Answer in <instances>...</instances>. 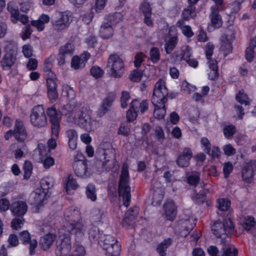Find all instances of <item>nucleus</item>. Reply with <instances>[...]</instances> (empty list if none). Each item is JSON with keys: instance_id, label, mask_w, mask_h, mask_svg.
Wrapping results in <instances>:
<instances>
[{"instance_id": "f257e3e1", "label": "nucleus", "mask_w": 256, "mask_h": 256, "mask_svg": "<svg viewBox=\"0 0 256 256\" xmlns=\"http://www.w3.org/2000/svg\"><path fill=\"white\" fill-rule=\"evenodd\" d=\"M130 181L128 166L126 163H124L118 182V191L119 196L122 198L123 205L126 208L130 206L131 202Z\"/></svg>"}, {"instance_id": "f03ea898", "label": "nucleus", "mask_w": 256, "mask_h": 256, "mask_svg": "<svg viewBox=\"0 0 256 256\" xmlns=\"http://www.w3.org/2000/svg\"><path fill=\"white\" fill-rule=\"evenodd\" d=\"M168 94L166 82L162 80H159L155 84L152 98V102L154 107V112L160 110L166 112L165 103L167 100Z\"/></svg>"}, {"instance_id": "7ed1b4c3", "label": "nucleus", "mask_w": 256, "mask_h": 256, "mask_svg": "<svg viewBox=\"0 0 256 256\" xmlns=\"http://www.w3.org/2000/svg\"><path fill=\"white\" fill-rule=\"evenodd\" d=\"M96 158L102 162V167L106 171L114 172V168L117 164L114 150L112 148H98L96 152Z\"/></svg>"}, {"instance_id": "20e7f679", "label": "nucleus", "mask_w": 256, "mask_h": 256, "mask_svg": "<svg viewBox=\"0 0 256 256\" xmlns=\"http://www.w3.org/2000/svg\"><path fill=\"white\" fill-rule=\"evenodd\" d=\"M234 224L232 220L225 218L222 222L216 220L211 226L212 232L217 238H225L234 233Z\"/></svg>"}, {"instance_id": "39448f33", "label": "nucleus", "mask_w": 256, "mask_h": 256, "mask_svg": "<svg viewBox=\"0 0 256 256\" xmlns=\"http://www.w3.org/2000/svg\"><path fill=\"white\" fill-rule=\"evenodd\" d=\"M50 116V122L51 124L52 136L51 138L47 142L50 149H54L57 146L56 140L58 138L60 132V122L61 116L63 113H46Z\"/></svg>"}, {"instance_id": "423d86ee", "label": "nucleus", "mask_w": 256, "mask_h": 256, "mask_svg": "<svg viewBox=\"0 0 256 256\" xmlns=\"http://www.w3.org/2000/svg\"><path fill=\"white\" fill-rule=\"evenodd\" d=\"M100 245L105 251L106 256H120L121 246L114 236L106 235L104 240L100 242Z\"/></svg>"}, {"instance_id": "0eeeda50", "label": "nucleus", "mask_w": 256, "mask_h": 256, "mask_svg": "<svg viewBox=\"0 0 256 256\" xmlns=\"http://www.w3.org/2000/svg\"><path fill=\"white\" fill-rule=\"evenodd\" d=\"M110 74L114 78H120L124 71V64L122 58L116 54H111L108 60Z\"/></svg>"}, {"instance_id": "6e6552de", "label": "nucleus", "mask_w": 256, "mask_h": 256, "mask_svg": "<svg viewBox=\"0 0 256 256\" xmlns=\"http://www.w3.org/2000/svg\"><path fill=\"white\" fill-rule=\"evenodd\" d=\"M72 20V15L70 12H58L52 20V24L55 30L62 32L69 27Z\"/></svg>"}, {"instance_id": "1a4fd4ad", "label": "nucleus", "mask_w": 256, "mask_h": 256, "mask_svg": "<svg viewBox=\"0 0 256 256\" xmlns=\"http://www.w3.org/2000/svg\"><path fill=\"white\" fill-rule=\"evenodd\" d=\"M72 248L70 234H60L56 242L55 254L56 256H66Z\"/></svg>"}, {"instance_id": "9d476101", "label": "nucleus", "mask_w": 256, "mask_h": 256, "mask_svg": "<svg viewBox=\"0 0 256 256\" xmlns=\"http://www.w3.org/2000/svg\"><path fill=\"white\" fill-rule=\"evenodd\" d=\"M235 38L236 31L233 28L228 29L222 36L220 50L224 52V56L232 52V43Z\"/></svg>"}, {"instance_id": "9b49d317", "label": "nucleus", "mask_w": 256, "mask_h": 256, "mask_svg": "<svg viewBox=\"0 0 256 256\" xmlns=\"http://www.w3.org/2000/svg\"><path fill=\"white\" fill-rule=\"evenodd\" d=\"M82 160H75L73 164V168L76 175L80 178H86L92 174V170L88 168V162L85 158L81 154Z\"/></svg>"}, {"instance_id": "f8f14e48", "label": "nucleus", "mask_w": 256, "mask_h": 256, "mask_svg": "<svg viewBox=\"0 0 256 256\" xmlns=\"http://www.w3.org/2000/svg\"><path fill=\"white\" fill-rule=\"evenodd\" d=\"M140 212L138 206H134L130 208L125 213L122 219V224L127 228H132L136 223V220Z\"/></svg>"}, {"instance_id": "ddd939ff", "label": "nucleus", "mask_w": 256, "mask_h": 256, "mask_svg": "<svg viewBox=\"0 0 256 256\" xmlns=\"http://www.w3.org/2000/svg\"><path fill=\"white\" fill-rule=\"evenodd\" d=\"M8 10L10 13L12 21L16 23L18 20L24 24L28 22V18L26 14L20 15L18 6L14 2H10L8 4Z\"/></svg>"}, {"instance_id": "4468645a", "label": "nucleus", "mask_w": 256, "mask_h": 256, "mask_svg": "<svg viewBox=\"0 0 256 256\" xmlns=\"http://www.w3.org/2000/svg\"><path fill=\"white\" fill-rule=\"evenodd\" d=\"M28 208L26 202L16 200L12 203L10 210L13 216L22 218L26 213Z\"/></svg>"}, {"instance_id": "2eb2a0df", "label": "nucleus", "mask_w": 256, "mask_h": 256, "mask_svg": "<svg viewBox=\"0 0 256 256\" xmlns=\"http://www.w3.org/2000/svg\"><path fill=\"white\" fill-rule=\"evenodd\" d=\"M18 239L23 244H30L29 254L31 256L34 255L35 253V248L38 246L37 240L34 238L31 239L30 234L28 230L20 232Z\"/></svg>"}, {"instance_id": "dca6fc26", "label": "nucleus", "mask_w": 256, "mask_h": 256, "mask_svg": "<svg viewBox=\"0 0 256 256\" xmlns=\"http://www.w3.org/2000/svg\"><path fill=\"white\" fill-rule=\"evenodd\" d=\"M256 168V164L254 160H250L245 164L242 170V177L244 182H251Z\"/></svg>"}, {"instance_id": "f3484780", "label": "nucleus", "mask_w": 256, "mask_h": 256, "mask_svg": "<svg viewBox=\"0 0 256 256\" xmlns=\"http://www.w3.org/2000/svg\"><path fill=\"white\" fill-rule=\"evenodd\" d=\"M14 132V138L19 142H24L27 138L26 127L20 120H16Z\"/></svg>"}, {"instance_id": "a211bd4d", "label": "nucleus", "mask_w": 256, "mask_h": 256, "mask_svg": "<svg viewBox=\"0 0 256 256\" xmlns=\"http://www.w3.org/2000/svg\"><path fill=\"white\" fill-rule=\"evenodd\" d=\"M192 156V152L189 148H184L176 160V164L181 168L188 167L190 164V160Z\"/></svg>"}, {"instance_id": "6ab92c4d", "label": "nucleus", "mask_w": 256, "mask_h": 256, "mask_svg": "<svg viewBox=\"0 0 256 256\" xmlns=\"http://www.w3.org/2000/svg\"><path fill=\"white\" fill-rule=\"evenodd\" d=\"M78 122V125L87 131L93 129V124L95 121L92 119L89 113H80Z\"/></svg>"}, {"instance_id": "aec40b11", "label": "nucleus", "mask_w": 256, "mask_h": 256, "mask_svg": "<svg viewBox=\"0 0 256 256\" xmlns=\"http://www.w3.org/2000/svg\"><path fill=\"white\" fill-rule=\"evenodd\" d=\"M148 110V102L147 100L140 101L133 100L130 104V108L126 112H144Z\"/></svg>"}, {"instance_id": "412c9836", "label": "nucleus", "mask_w": 256, "mask_h": 256, "mask_svg": "<svg viewBox=\"0 0 256 256\" xmlns=\"http://www.w3.org/2000/svg\"><path fill=\"white\" fill-rule=\"evenodd\" d=\"M90 54L84 52L80 56H74L72 59L71 66L74 70H78L84 68L90 57Z\"/></svg>"}, {"instance_id": "4be33fe9", "label": "nucleus", "mask_w": 256, "mask_h": 256, "mask_svg": "<svg viewBox=\"0 0 256 256\" xmlns=\"http://www.w3.org/2000/svg\"><path fill=\"white\" fill-rule=\"evenodd\" d=\"M166 218L170 221H174L177 214V207L172 200L166 202L164 205Z\"/></svg>"}, {"instance_id": "5701e85b", "label": "nucleus", "mask_w": 256, "mask_h": 256, "mask_svg": "<svg viewBox=\"0 0 256 256\" xmlns=\"http://www.w3.org/2000/svg\"><path fill=\"white\" fill-rule=\"evenodd\" d=\"M212 26H208V29L210 30V27L219 28L222 24L221 16L219 14V9L216 6L211 7V14L210 15Z\"/></svg>"}, {"instance_id": "b1692460", "label": "nucleus", "mask_w": 256, "mask_h": 256, "mask_svg": "<svg viewBox=\"0 0 256 256\" xmlns=\"http://www.w3.org/2000/svg\"><path fill=\"white\" fill-rule=\"evenodd\" d=\"M30 122L36 127L42 128L47 124L46 113H30Z\"/></svg>"}, {"instance_id": "393cba45", "label": "nucleus", "mask_w": 256, "mask_h": 256, "mask_svg": "<svg viewBox=\"0 0 256 256\" xmlns=\"http://www.w3.org/2000/svg\"><path fill=\"white\" fill-rule=\"evenodd\" d=\"M56 238V235L52 233H48L41 237L40 240L41 248L44 251L48 250Z\"/></svg>"}, {"instance_id": "a878e982", "label": "nucleus", "mask_w": 256, "mask_h": 256, "mask_svg": "<svg viewBox=\"0 0 256 256\" xmlns=\"http://www.w3.org/2000/svg\"><path fill=\"white\" fill-rule=\"evenodd\" d=\"M34 196L33 204L36 208H38L43 206L44 202L47 199V192L44 190L37 188L34 190Z\"/></svg>"}, {"instance_id": "bb28decb", "label": "nucleus", "mask_w": 256, "mask_h": 256, "mask_svg": "<svg viewBox=\"0 0 256 256\" xmlns=\"http://www.w3.org/2000/svg\"><path fill=\"white\" fill-rule=\"evenodd\" d=\"M16 56L10 54H6L1 60L2 68L4 70H9L13 66L16 60Z\"/></svg>"}, {"instance_id": "cd10ccee", "label": "nucleus", "mask_w": 256, "mask_h": 256, "mask_svg": "<svg viewBox=\"0 0 256 256\" xmlns=\"http://www.w3.org/2000/svg\"><path fill=\"white\" fill-rule=\"evenodd\" d=\"M140 9L144 16V22L148 26H152V22L150 19L152 9L149 3L144 2L142 4Z\"/></svg>"}, {"instance_id": "c85d7f7f", "label": "nucleus", "mask_w": 256, "mask_h": 256, "mask_svg": "<svg viewBox=\"0 0 256 256\" xmlns=\"http://www.w3.org/2000/svg\"><path fill=\"white\" fill-rule=\"evenodd\" d=\"M172 240L170 238H165L160 242L156 246V251L160 256H166V250L169 246L172 244Z\"/></svg>"}, {"instance_id": "c756f323", "label": "nucleus", "mask_w": 256, "mask_h": 256, "mask_svg": "<svg viewBox=\"0 0 256 256\" xmlns=\"http://www.w3.org/2000/svg\"><path fill=\"white\" fill-rule=\"evenodd\" d=\"M116 98L114 93L109 94L102 100L100 108V112H108L110 110V107Z\"/></svg>"}, {"instance_id": "7c9ffc66", "label": "nucleus", "mask_w": 256, "mask_h": 256, "mask_svg": "<svg viewBox=\"0 0 256 256\" xmlns=\"http://www.w3.org/2000/svg\"><path fill=\"white\" fill-rule=\"evenodd\" d=\"M256 36L250 40L249 46L246 50V58L248 62H251L256 54Z\"/></svg>"}, {"instance_id": "2f4dec72", "label": "nucleus", "mask_w": 256, "mask_h": 256, "mask_svg": "<svg viewBox=\"0 0 256 256\" xmlns=\"http://www.w3.org/2000/svg\"><path fill=\"white\" fill-rule=\"evenodd\" d=\"M256 225V221L254 217L252 216H246L242 220V226L248 232L253 230Z\"/></svg>"}, {"instance_id": "473e14b6", "label": "nucleus", "mask_w": 256, "mask_h": 256, "mask_svg": "<svg viewBox=\"0 0 256 256\" xmlns=\"http://www.w3.org/2000/svg\"><path fill=\"white\" fill-rule=\"evenodd\" d=\"M100 35L103 39H108L113 35V28L110 24L104 22L100 28Z\"/></svg>"}, {"instance_id": "72a5a7b5", "label": "nucleus", "mask_w": 256, "mask_h": 256, "mask_svg": "<svg viewBox=\"0 0 256 256\" xmlns=\"http://www.w3.org/2000/svg\"><path fill=\"white\" fill-rule=\"evenodd\" d=\"M50 16L48 14H42L38 20L32 22V24L39 31H42L44 27L45 24L50 21Z\"/></svg>"}, {"instance_id": "f704fd0d", "label": "nucleus", "mask_w": 256, "mask_h": 256, "mask_svg": "<svg viewBox=\"0 0 256 256\" xmlns=\"http://www.w3.org/2000/svg\"><path fill=\"white\" fill-rule=\"evenodd\" d=\"M208 64L210 70L208 74V78L214 80L218 76V62L216 60H210L208 62Z\"/></svg>"}, {"instance_id": "c9c22d12", "label": "nucleus", "mask_w": 256, "mask_h": 256, "mask_svg": "<svg viewBox=\"0 0 256 256\" xmlns=\"http://www.w3.org/2000/svg\"><path fill=\"white\" fill-rule=\"evenodd\" d=\"M175 54L179 59L186 60L192 56L191 48L188 46H184L182 47L180 51H176Z\"/></svg>"}, {"instance_id": "e433bc0d", "label": "nucleus", "mask_w": 256, "mask_h": 256, "mask_svg": "<svg viewBox=\"0 0 256 256\" xmlns=\"http://www.w3.org/2000/svg\"><path fill=\"white\" fill-rule=\"evenodd\" d=\"M195 6L188 4V6L184 8L182 13V18L184 20H189L194 18L196 16Z\"/></svg>"}, {"instance_id": "4c0bfd02", "label": "nucleus", "mask_w": 256, "mask_h": 256, "mask_svg": "<svg viewBox=\"0 0 256 256\" xmlns=\"http://www.w3.org/2000/svg\"><path fill=\"white\" fill-rule=\"evenodd\" d=\"M70 228L68 230L70 234H78L82 232L84 225L81 222L79 221L74 222L70 223Z\"/></svg>"}, {"instance_id": "58836bf2", "label": "nucleus", "mask_w": 256, "mask_h": 256, "mask_svg": "<svg viewBox=\"0 0 256 256\" xmlns=\"http://www.w3.org/2000/svg\"><path fill=\"white\" fill-rule=\"evenodd\" d=\"M206 193L204 189H202L196 192L194 190V193L192 195V198L197 203L203 204L206 199Z\"/></svg>"}, {"instance_id": "ea45409f", "label": "nucleus", "mask_w": 256, "mask_h": 256, "mask_svg": "<svg viewBox=\"0 0 256 256\" xmlns=\"http://www.w3.org/2000/svg\"><path fill=\"white\" fill-rule=\"evenodd\" d=\"M86 194L88 199L92 202H95L97 199L96 186L92 184L87 185L86 190Z\"/></svg>"}, {"instance_id": "a19ab883", "label": "nucleus", "mask_w": 256, "mask_h": 256, "mask_svg": "<svg viewBox=\"0 0 256 256\" xmlns=\"http://www.w3.org/2000/svg\"><path fill=\"white\" fill-rule=\"evenodd\" d=\"M123 17V15L120 12H115L107 16L105 18L106 22L112 26L118 23Z\"/></svg>"}, {"instance_id": "79ce46f5", "label": "nucleus", "mask_w": 256, "mask_h": 256, "mask_svg": "<svg viewBox=\"0 0 256 256\" xmlns=\"http://www.w3.org/2000/svg\"><path fill=\"white\" fill-rule=\"evenodd\" d=\"M178 42V38L176 36L170 37L168 40L164 44V48L166 54L171 53L172 50L174 48Z\"/></svg>"}, {"instance_id": "37998d69", "label": "nucleus", "mask_w": 256, "mask_h": 256, "mask_svg": "<svg viewBox=\"0 0 256 256\" xmlns=\"http://www.w3.org/2000/svg\"><path fill=\"white\" fill-rule=\"evenodd\" d=\"M236 98L241 104H244L245 106L250 105L251 101L243 90L239 91L238 93L236 95Z\"/></svg>"}, {"instance_id": "c03bdc74", "label": "nucleus", "mask_w": 256, "mask_h": 256, "mask_svg": "<svg viewBox=\"0 0 256 256\" xmlns=\"http://www.w3.org/2000/svg\"><path fill=\"white\" fill-rule=\"evenodd\" d=\"M184 224H185L184 228L180 230V234L182 236L186 237L194 228L196 223L192 224L190 220H186Z\"/></svg>"}, {"instance_id": "a18cd8bd", "label": "nucleus", "mask_w": 256, "mask_h": 256, "mask_svg": "<svg viewBox=\"0 0 256 256\" xmlns=\"http://www.w3.org/2000/svg\"><path fill=\"white\" fill-rule=\"evenodd\" d=\"M6 54L17 56L18 46L16 44L12 42H8L4 48Z\"/></svg>"}, {"instance_id": "49530a36", "label": "nucleus", "mask_w": 256, "mask_h": 256, "mask_svg": "<svg viewBox=\"0 0 256 256\" xmlns=\"http://www.w3.org/2000/svg\"><path fill=\"white\" fill-rule=\"evenodd\" d=\"M200 181V174L198 172L192 173L186 178V182L192 186H196Z\"/></svg>"}, {"instance_id": "de8ad7c7", "label": "nucleus", "mask_w": 256, "mask_h": 256, "mask_svg": "<svg viewBox=\"0 0 256 256\" xmlns=\"http://www.w3.org/2000/svg\"><path fill=\"white\" fill-rule=\"evenodd\" d=\"M236 132V128L233 124L225 126L223 128L224 135L226 138H230Z\"/></svg>"}, {"instance_id": "09e8293b", "label": "nucleus", "mask_w": 256, "mask_h": 256, "mask_svg": "<svg viewBox=\"0 0 256 256\" xmlns=\"http://www.w3.org/2000/svg\"><path fill=\"white\" fill-rule=\"evenodd\" d=\"M6 242H8L7 248L16 247L19 244L18 237L14 234H9Z\"/></svg>"}, {"instance_id": "8fccbe9b", "label": "nucleus", "mask_w": 256, "mask_h": 256, "mask_svg": "<svg viewBox=\"0 0 256 256\" xmlns=\"http://www.w3.org/2000/svg\"><path fill=\"white\" fill-rule=\"evenodd\" d=\"M48 78H46L48 90L56 89V74L53 72H50V74H48Z\"/></svg>"}, {"instance_id": "3c124183", "label": "nucleus", "mask_w": 256, "mask_h": 256, "mask_svg": "<svg viewBox=\"0 0 256 256\" xmlns=\"http://www.w3.org/2000/svg\"><path fill=\"white\" fill-rule=\"evenodd\" d=\"M74 46L70 43H68L60 48V51L64 54H66L69 58L71 57L74 54Z\"/></svg>"}, {"instance_id": "603ef678", "label": "nucleus", "mask_w": 256, "mask_h": 256, "mask_svg": "<svg viewBox=\"0 0 256 256\" xmlns=\"http://www.w3.org/2000/svg\"><path fill=\"white\" fill-rule=\"evenodd\" d=\"M24 222V217L22 218L16 217L11 222V228L12 230H18L22 228Z\"/></svg>"}, {"instance_id": "864d4df0", "label": "nucleus", "mask_w": 256, "mask_h": 256, "mask_svg": "<svg viewBox=\"0 0 256 256\" xmlns=\"http://www.w3.org/2000/svg\"><path fill=\"white\" fill-rule=\"evenodd\" d=\"M32 165L29 160H26L24 165V178L28 180L32 174Z\"/></svg>"}, {"instance_id": "5fc2aeb1", "label": "nucleus", "mask_w": 256, "mask_h": 256, "mask_svg": "<svg viewBox=\"0 0 256 256\" xmlns=\"http://www.w3.org/2000/svg\"><path fill=\"white\" fill-rule=\"evenodd\" d=\"M150 55L151 61L154 64L157 63L159 61L160 56V50L156 47L152 48L150 52Z\"/></svg>"}, {"instance_id": "6e6d98bb", "label": "nucleus", "mask_w": 256, "mask_h": 256, "mask_svg": "<svg viewBox=\"0 0 256 256\" xmlns=\"http://www.w3.org/2000/svg\"><path fill=\"white\" fill-rule=\"evenodd\" d=\"M40 159L46 169H48L54 164V160L50 156H41Z\"/></svg>"}, {"instance_id": "4d7b16f0", "label": "nucleus", "mask_w": 256, "mask_h": 256, "mask_svg": "<svg viewBox=\"0 0 256 256\" xmlns=\"http://www.w3.org/2000/svg\"><path fill=\"white\" fill-rule=\"evenodd\" d=\"M218 208L222 211L228 210L230 207V202L226 198L218 200Z\"/></svg>"}, {"instance_id": "13d9d810", "label": "nucleus", "mask_w": 256, "mask_h": 256, "mask_svg": "<svg viewBox=\"0 0 256 256\" xmlns=\"http://www.w3.org/2000/svg\"><path fill=\"white\" fill-rule=\"evenodd\" d=\"M78 187V184L76 180L72 178L70 176H69L66 184V192L68 194L70 190H76Z\"/></svg>"}, {"instance_id": "bf43d9fd", "label": "nucleus", "mask_w": 256, "mask_h": 256, "mask_svg": "<svg viewBox=\"0 0 256 256\" xmlns=\"http://www.w3.org/2000/svg\"><path fill=\"white\" fill-rule=\"evenodd\" d=\"M40 189L44 190L48 193V190L53 186V184L51 182L50 178L46 177L42 178L40 182Z\"/></svg>"}, {"instance_id": "052dcab7", "label": "nucleus", "mask_w": 256, "mask_h": 256, "mask_svg": "<svg viewBox=\"0 0 256 256\" xmlns=\"http://www.w3.org/2000/svg\"><path fill=\"white\" fill-rule=\"evenodd\" d=\"M222 253L218 256H238V250L234 248H222Z\"/></svg>"}, {"instance_id": "680f3d73", "label": "nucleus", "mask_w": 256, "mask_h": 256, "mask_svg": "<svg viewBox=\"0 0 256 256\" xmlns=\"http://www.w3.org/2000/svg\"><path fill=\"white\" fill-rule=\"evenodd\" d=\"M233 169L234 166L231 162H228L224 163L223 166V174L225 178H227L229 177Z\"/></svg>"}, {"instance_id": "e2e57ef3", "label": "nucleus", "mask_w": 256, "mask_h": 256, "mask_svg": "<svg viewBox=\"0 0 256 256\" xmlns=\"http://www.w3.org/2000/svg\"><path fill=\"white\" fill-rule=\"evenodd\" d=\"M62 93L70 99L72 100L74 96V89L68 84L62 86Z\"/></svg>"}, {"instance_id": "0e129e2a", "label": "nucleus", "mask_w": 256, "mask_h": 256, "mask_svg": "<svg viewBox=\"0 0 256 256\" xmlns=\"http://www.w3.org/2000/svg\"><path fill=\"white\" fill-rule=\"evenodd\" d=\"M130 99V95L129 92L126 91H122L120 98V104L122 108H127L128 103L129 102Z\"/></svg>"}, {"instance_id": "69168bd1", "label": "nucleus", "mask_w": 256, "mask_h": 256, "mask_svg": "<svg viewBox=\"0 0 256 256\" xmlns=\"http://www.w3.org/2000/svg\"><path fill=\"white\" fill-rule=\"evenodd\" d=\"M204 151L207 154H210L211 150V144L208 138L203 137L200 140Z\"/></svg>"}, {"instance_id": "338daca9", "label": "nucleus", "mask_w": 256, "mask_h": 256, "mask_svg": "<svg viewBox=\"0 0 256 256\" xmlns=\"http://www.w3.org/2000/svg\"><path fill=\"white\" fill-rule=\"evenodd\" d=\"M11 204L10 201L6 198H2L0 199V212H6L8 210H10Z\"/></svg>"}, {"instance_id": "774afa93", "label": "nucleus", "mask_w": 256, "mask_h": 256, "mask_svg": "<svg viewBox=\"0 0 256 256\" xmlns=\"http://www.w3.org/2000/svg\"><path fill=\"white\" fill-rule=\"evenodd\" d=\"M90 74L94 78H98L102 76L104 71L100 67L94 66L90 69Z\"/></svg>"}]
</instances>
